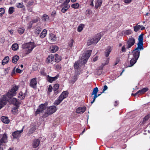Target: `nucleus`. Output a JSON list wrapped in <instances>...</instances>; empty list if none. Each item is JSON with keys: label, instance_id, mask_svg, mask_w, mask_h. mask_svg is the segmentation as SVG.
I'll use <instances>...</instances> for the list:
<instances>
[{"label": "nucleus", "instance_id": "nucleus-1", "mask_svg": "<svg viewBox=\"0 0 150 150\" xmlns=\"http://www.w3.org/2000/svg\"><path fill=\"white\" fill-rule=\"evenodd\" d=\"M91 52L92 50H87L85 53L83 54L82 56L80 57L79 60L76 62L74 63V68L76 69H78L80 64H85L90 56Z\"/></svg>", "mask_w": 150, "mask_h": 150}, {"label": "nucleus", "instance_id": "nucleus-2", "mask_svg": "<svg viewBox=\"0 0 150 150\" xmlns=\"http://www.w3.org/2000/svg\"><path fill=\"white\" fill-rule=\"evenodd\" d=\"M35 45L33 42H29L25 43L22 45L23 48L25 49V50L27 52L26 54H28L30 53L33 50V48L36 47Z\"/></svg>", "mask_w": 150, "mask_h": 150}, {"label": "nucleus", "instance_id": "nucleus-3", "mask_svg": "<svg viewBox=\"0 0 150 150\" xmlns=\"http://www.w3.org/2000/svg\"><path fill=\"white\" fill-rule=\"evenodd\" d=\"M132 52L133 53V58L130 61V65L128 66L127 67L133 66L136 63L139 57L140 51L135 50L134 49L133 51Z\"/></svg>", "mask_w": 150, "mask_h": 150}, {"label": "nucleus", "instance_id": "nucleus-4", "mask_svg": "<svg viewBox=\"0 0 150 150\" xmlns=\"http://www.w3.org/2000/svg\"><path fill=\"white\" fill-rule=\"evenodd\" d=\"M101 34L100 33L97 34L95 37L88 40L87 44L88 46L92 44H96L101 38Z\"/></svg>", "mask_w": 150, "mask_h": 150}, {"label": "nucleus", "instance_id": "nucleus-5", "mask_svg": "<svg viewBox=\"0 0 150 150\" xmlns=\"http://www.w3.org/2000/svg\"><path fill=\"white\" fill-rule=\"evenodd\" d=\"M0 150H3L4 144L7 142V136L6 134H0Z\"/></svg>", "mask_w": 150, "mask_h": 150}, {"label": "nucleus", "instance_id": "nucleus-6", "mask_svg": "<svg viewBox=\"0 0 150 150\" xmlns=\"http://www.w3.org/2000/svg\"><path fill=\"white\" fill-rule=\"evenodd\" d=\"M143 35L141 34L139 37V42L137 44V47L134 49L135 50L140 51L141 50H143Z\"/></svg>", "mask_w": 150, "mask_h": 150}, {"label": "nucleus", "instance_id": "nucleus-7", "mask_svg": "<svg viewBox=\"0 0 150 150\" xmlns=\"http://www.w3.org/2000/svg\"><path fill=\"white\" fill-rule=\"evenodd\" d=\"M18 86H15L13 87L7 93L6 96L7 98L8 97L9 98H11L13 96L16 95V91L18 89Z\"/></svg>", "mask_w": 150, "mask_h": 150}, {"label": "nucleus", "instance_id": "nucleus-8", "mask_svg": "<svg viewBox=\"0 0 150 150\" xmlns=\"http://www.w3.org/2000/svg\"><path fill=\"white\" fill-rule=\"evenodd\" d=\"M57 109L55 106H50L47 109L46 112L43 115V117H45L48 116L50 115L51 114L56 112Z\"/></svg>", "mask_w": 150, "mask_h": 150}, {"label": "nucleus", "instance_id": "nucleus-9", "mask_svg": "<svg viewBox=\"0 0 150 150\" xmlns=\"http://www.w3.org/2000/svg\"><path fill=\"white\" fill-rule=\"evenodd\" d=\"M47 105V103H45L44 104H42L40 105L36 111V114L43 113L44 111L46 109Z\"/></svg>", "mask_w": 150, "mask_h": 150}, {"label": "nucleus", "instance_id": "nucleus-10", "mask_svg": "<svg viewBox=\"0 0 150 150\" xmlns=\"http://www.w3.org/2000/svg\"><path fill=\"white\" fill-rule=\"evenodd\" d=\"M8 100L6 96H3L0 99V109L2 108L4 105H6Z\"/></svg>", "mask_w": 150, "mask_h": 150}, {"label": "nucleus", "instance_id": "nucleus-11", "mask_svg": "<svg viewBox=\"0 0 150 150\" xmlns=\"http://www.w3.org/2000/svg\"><path fill=\"white\" fill-rule=\"evenodd\" d=\"M135 42V40L134 38L131 37L129 38L127 42L126 48L129 49L132 46L134 45Z\"/></svg>", "mask_w": 150, "mask_h": 150}, {"label": "nucleus", "instance_id": "nucleus-12", "mask_svg": "<svg viewBox=\"0 0 150 150\" xmlns=\"http://www.w3.org/2000/svg\"><path fill=\"white\" fill-rule=\"evenodd\" d=\"M23 127L21 130H17L13 132L12 135L13 137V139H17L19 138L21 136V133L23 132Z\"/></svg>", "mask_w": 150, "mask_h": 150}, {"label": "nucleus", "instance_id": "nucleus-13", "mask_svg": "<svg viewBox=\"0 0 150 150\" xmlns=\"http://www.w3.org/2000/svg\"><path fill=\"white\" fill-rule=\"evenodd\" d=\"M98 91V88L97 87H96L93 89L91 97L93 95H94V96L93 98V101H91V104L93 103L94 102L96 99L97 98V94Z\"/></svg>", "mask_w": 150, "mask_h": 150}, {"label": "nucleus", "instance_id": "nucleus-14", "mask_svg": "<svg viewBox=\"0 0 150 150\" xmlns=\"http://www.w3.org/2000/svg\"><path fill=\"white\" fill-rule=\"evenodd\" d=\"M37 78H34L31 79L30 82V86L34 89H35L37 87Z\"/></svg>", "mask_w": 150, "mask_h": 150}, {"label": "nucleus", "instance_id": "nucleus-15", "mask_svg": "<svg viewBox=\"0 0 150 150\" xmlns=\"http://www.w3.org/2000/svg\"><path fill=\"white\" fill-rule=\"evenodd\" d=\"M148 88H144L143 89L139 90L135 94H132V95L136 96L138 94H143L145 92H146L148 90Z\"/></svg>", "mask_w": 150, "mask_h": 150}, {"label": "nucleus", "instance_id": "nucleus-16", "mask_svg": "<svg viewBox=\"0 0 150 150\" xmlns=\"http://www.w3.org/2000/svg\"><path fill=\"white\" fill-rule=\"evenodd\" d=\"M40 143V141L38 139L34 140L32 143V146L34 148L38 147Z\"/></svg>", "mask_w": 150, "mask_h": 150}, {"label": "nucleus", "instance_id": "nucleus-17", "mask_svg": "<svg viewBox=\"0 0 150 150\" xmlns=\"http://www.w3.org/2000/svg\"><path fill=\"white\" fill-rule=\"evenodd\" d=\"M58 76H57L54 77L50 76L48 75L47 77V80L50 83H52L53 81L56 80L58 78Z\"/></svg>", "mask_w": 150, "mask_h": 150}, {"label": "nucleus", "instance_id": "nucleus-18", "mask_svg": "<svg viewBox=\"0 0 150 150\" xmlns=\"http://www.w3.org/2000/svg\"><path fill=\"white\" fill-rule=\"evenodd\" d=\"M86 108L85 107H80L76 110V112L78 113H83L86 110Z\"/></svg>", "mask_w": 150, "mask_h": 150}, {"label": "nucleus", "instance_id": "nucleus-19", "mask_svg": "<svg viewBox=\"0 0 150 150\" xmlns=\"http://www.w3.org/2000/svg\"><path fill=\"white\" fill-rule=\"evenodd\" d=\"M58 50V47L56 45H52L50 47V51L52 52H55Z\"/></svg>", "mask_w": 150, "mask_h": 150}, {"label": "nucleus", "instance_id": "nucleus-20", "mask_svg": "<svg viewBox=\"0 0 150 150\" xmlns=\"http://www.w3.org/2000/svg\"><path fill=\"white\" fill-rule=\"evenodd\" d=\"M10 101H11V103L15 106H18V105H19V102L15 98H12L10 100Z\"/></svg>", "mask_w": 150, "mask_h": 150}, {"label": "nucleus", "instance_id": "nucleus-21", "mask_svg": "<svg viewBox=\"0 0 150 150\" xmlns=\"http://www.w3.org/2000/svg\"><path fill=\"white\" fill-rule=\"evenodd\" d=\"M1 119L2 122L5 124H8L10 122L9 120L7 117L2 116L1 117Z\"/></svg>", "mask_w": 150, "mask_h": 150}, {"label": "nucleus", "instance_id": "nucleus-22", "mask_svg": "<svg viewBox=\"0 0 150 150\" xmlns=\"http://www.w3.org/2000/svg\"><path fill=\"white\" fill-rule=\"evenodd\" d=\"M49 39L51 42H54L56 41L57 38L54 35L51 33L50 35Z\"/></svg>", "mask_w": 150, "mask_h": 150}, {"label": "nucleus", "instance_id": "nucleus-23", "mask_svg": "<svg viewBox=\"0 0 150 150\" xmlns=\"http://www.w3.org/2000/svg\"><path fill=\"white\" fill-rule=\"evenodd\" d=\"M54 59V56L52 54L49 55L47 59L46 62L47 63H50L52 62Z\"/></svg>", "mask_w": 150, "mask_h": 150}, {"label": "nucleus", "instance_id": "nucleus-24", "mask_svg": "<svg viewBox=\"0 0 150 150\" xmlns=\"http://www.w3.org/2000/svg\"><path fill=\"white\" fill-rule=\"evenodd\" d=\"M102 0H96L95 4V6L96 8H97L102 4Z\"/></svg>", "mask_w": 150, "mask_h": 150}, {"label": "nucleus", "instance_id": "nucleus-25", "mask_svg": "<svg viewBox=\"0 0 150 150\" xmlns=\"http://www.w3.org/2000/svg\"><path fill=\"white\" fill-rule=\"evenodd\" d=\"M111 48L109 47H108L106 50L105 52V55L106 57H108L109 54L111 52Z\"/></svg>", "mask_w": 150, "mask_h": 150}, {"label": "nucleus", "instance_id": "nucleus-26", "mask_svg": "<svg viewBox=\"0 0 150 150\" xmlns=\"http://www.w3.org/2000/svg\"><path fill=\"white\" fill-rule=\"evenodd\" d=\"M9 60V57L8 56L6 57L2 62V64L4 65L8 63Z\"/></svg>", "mask_w": 150, "mask_h": 150}, {"label": "nucleus", "instance_id": "nucleus-27", "mask_svg": "<svg viewBox=\"0 0 150 150\" xmlns=\"http://www.w3.org/2000/svg\"><path fill=\"white\" fill-rule=\"evenodd\" d=\"M47 30L46 29H44L41 33L40 37L41 38H44L46 35Z\"/></svg>", "mask_w": 150, "mask_h": 150}, {"label": "nucleus", "instance_id": "nucleus-28", "mask_svg": "<svg viewBox=\"0 0 150 150\" xmlns=\"http://www.w3.org/2000/svg\"><path fill=\"white\" fill-rule=\"evenodd\" d=\"M55 62H58L61 61L62 59L60 56H59L57 54H55L54 55Z\"/></svg>", "mask_w": 150, "mask_h": 150}, {"label": "nucleus", "instance_id": "nucleus-29", "mask_svg": "<svg viewBox=\"0 0 150 150\" xmlns=\"http://www.w3.org/2000/svg\"><path fill=\"white\" fill-rule=\"evenodd\" d=\"M38 22V19H33L32 21H30L28 24V27L29 28H30L32 27V24L34 23H35Z\"/></svg>", "mask_w": 150, "mask_h": 150}, {"label": "nucleus", "instance_id": "nucleus-30", "mask_svg": "<svg viewBox=\"0 0 150 150\" xmlns=\"http://www.w3.org/2000/svg\"><path fill=\"white\" fill-rule=\"evenodd\" d=\"M19 59V57L17 55H15L13 57L12 62L13 63H16Z\"/></svg>", "mask_w": 150, "mask_h": 150}, {"label": "nucleus", "instance_id": "nucleus-31", "mask_svg": "<svg viewBox=\"0 0 150 150\" xmlns=\"http://www.w3.org/2000/svg\"><path fill=\"white\" fill-rule=\"evenodd\" d=\"M124 33L125 35H129L132 34V32L131 29H129L128 30H125L124 31Z\"/></svg>", "mask_w": 150, "mask_h": 150}, {"label": "nucleus", "instance_id": "nucleus-32", "mask_svg": "<svg viewBox=\"0 0 150 150\" xmlns=\"http://www.w3.org/2000/svg\"><path fill=\"white\" fill-rule=\"evenodd\" d=\"M16 106L13 107L12 110V112L14 114H15L17 112L18 110V109L19 107V105H18V106Z\"/></svg>", "mask_w": 150, "mask_h": 150}, {"label": "nucleus", "instance_id": "nucleus-33", "mask_svg": "<svg viewBox=\"0 0 150 150\" xmlns=\"http://www.w3.org/2000/svg\"><path fill=\"white\" fill-rule=\"evenodd\" d=\"M18 46L17 43H14L12 46V48L13 50L16 51L18 49Z\"/></svg>", "mask_w": 150, "mask_h": 150}, {"label": "nucleus", "instance_id": "nucleus-34", "mask_svg": "<svg viewBox=\"0 0 150 150\" xmlns=\"http://www.w3.org/2000/svg\"><path fill=\"white\" fill-rule=\"evenodd\" d=\"M24 28L23 27H21L18 28V31L20 34H22L24 33Z\"/></svg>", "mask_w": 150, "mask_h": 150}, {"label": "nucleus", "instance_id": "nucleus-35", "mask_svg": "<svg viewBox=\"0 0 150 150\" xmlns=\"http://www.w3.org/2000/svg\"><path fill=\"white\" fill-rule=\"evenodd\" d=\"M69 7L70 6L69 5H67V6L64 5V7L62 9V11L63 13H64Z\"/></svg>", "mask_w": 150, "mask_h": 150}, {"label": "nucleus", "instance_id": "nucleus-36", "mask_svg": "<svg viewBox=\"0 0 150 150\" xmlns=\"http://www.w3.org/2000/svg\"><path fill=\"white\" fill-rule=\"evenodd\" d=\"M150 118L149 115H148L146 116L143 119L142 123L144 124L146 122V121L147 120Z\"/></svg>", "mask_w": 150, "mask_h": 150}, {"label": "nucleus", "instance_id": "nucleus-37", "mask_svg": "<svg viewBox=\"0 0 150 150\" xmlns=\"http://www.w3.org/2000/svg\"><path fill=\"white\" fill-rule=\"evenodd\" d=\"M36 130V128L35 126H33L30 128L29 130V132L30 134L33 133Z\"/></svg>", "mask_w": 150, "mask_h": 150}, {"label": "nucleus", "instance_id": "nucleus-38", "mask_svg": "<svg viewBox=\"0 0 150 150\" xmlns=\"http://www.w3.org/2000/svg\"><path fill=\"white\" fill-rule=\"evenodd\" d=\"M61 94L65 98L68 96V93L67 91H64Z\"/></svg>", "mask_w": 150, "mask_h": 150}, {"label": "nucleus", "instance_id": "nucleus-39", "mask_svg": "<svg viewBox=\"0 0 150 150\" xmlns=\"http://www.w3.org/2000/svg\"><path fill=\"white\" fill-rule=\"evenodd\" d=\"M84 25L81 24L78 28L77 30L78 32H81L83 29Z\"/></svg>", "mask_w": 150, "mask_h": 150}, {"label": "nucleus", "instance_id": "nucleus-40", "mask_svg": "<svg viewBox=\"0 0 150 150\" xmlns=\"http://www.w3.org/2000/svg\"><path fill=\"white\" fill-rule=\"evenodd\" d=\"M14 8L13 7H10L8 10V13L9 14H12L14 11Z\"/></svg>", "mask_w": 150, "mask_h": 150}, {"label": "nucleus", "instance_id": "nucleus-41", "mask_svg": "<svg viewBox=\"0 0 150 150\" xmlns=\"http://www.w3.org/2000/svg\"><path fill=\"white\" fill-rule=\"evenodd\" d=\"M140 29V25L137 24V25L134 27V30L137 32Z\"/></svg>", "mask_w": 150, "mask_h": 150}, {"label": "nucleus", "instance_id": "nucleus-42", "mask_svg": "<svg viewBox=\"0 0 150 150\" xmlns=\"http://www.w3.org/2000/svg\"><path fill=\"white\" fill-rule=\"evenodd\" d=\"M16 6L17 8H22L24 7V5L23 3H19L16 4Z\"/></svg>", "mask_w": 150, "mask_h": 150}, {"label": "nucleus", "instance_id": "nucleus-43", "mask_svg": "<svg viewBox=\"0 0 150 150\" xmlns=\"http://www.w3.org/2000/svg\"><path fill=\"white\" fill-rule=\"evenodd\" d=\"M79 4L78 3L72 4L71 6L72 7L74 8H75V9H76V8H78V7H79Z\"/></svg>", "mask_w": 150, "mask_h": 150}, {"label": "nucleus", "instance_id": "nucleus-44", "mask_svg": "<svg viewBox=\"0 0 150 150\" xmlns=\"http://www.w3.org/2000/svg\"><path fill=\"white\" fill-rule=\"evenodd\" d=\"M5 13V9L3 8H0V16H1Z\"/></svg>", "mask_w": 150, "mask_h": 150}, {"label": "nucleus", "instance_id": "nucleus-45", "mask_svg": "<svg viewBox=\"0 0 150 150\" xmlns=\"http://www.w3.org/2000/svg\"><path fill=\"white\" fill-rule=\"evenodd\" d=\"M74 42V41L72 39L71 40L69 41V46L70 47H72Z\"/></svg>", "mask_w": 150, "mask_h": 150}, {"label": "nucleus", "instance_id": "nucleus-46", "mask_svg": "<svg viewBox=\"0 0 150 150\" xmlns=\"http://www.w3.org/2000/svg\"><path fill=\"white\" fill-rule=\"evenodd\" d=\"M86 13L88 15H90L92 14V12L91 10L90 9L87 10L86 11Z\"/></svg>", "mask_w": 150, "mask_h": 150}, {"label": "nucleus", "instance_id": "nucleus-47", "mask_svg": "<svg viewBox=\"0 0 150 150\" xmlns=\"http://www.w3.org/2000/svg\"><path fill=\"white\" fill-rule=\"evenodd\" d=\"M53 88L51 85H49L47 93H50L52 90Z\"/></svg>", "mask_w": 150, "mask_h": 150}, {"label": "nucleus", "instance_id": "nucleus-48", "mask_svg": "<svg viewBox=\"0 0 150 150\" xmlns=\"http://www.w3.org/2000/svg\"><path fill=\"white\" fill-rule=\"evenodd\" d=\"M59 85L58 84H55L53 86V90H58Z\"/></svg>", "mask_w": 150, "mask_h": 150}, {"label": "nucleus", "instance_id": "nucleus-49", "mask_svg": "<svg viewBox=\"0 0 150 150\" xmlns=\"http://www.w3.org/2000/svg\"><path fill=\"white\" fill-rule=\"evenodd\" d=\"M61 102L57 99L55 100L54 102V104L55 105H57L59 104Z\"/></svg>", "mask_w": 150, "mask_h": 150}, {"label": "nucleus", "instance_id": "nucleus-50", "mask_svg": "<svg viewBox=\"0 0 150 150\" xmlns=\"http://www.w3.org/2000/svg\"><path fill=\"white\" fill-rule=\"evenodd\" d=\"M41 30V28L40 27H37L36 29L35 33L38 34H39L40 33Z\"/></svg>", "mask_w": 150, "mask_h": 150}, {"label": "nucleus", "instance_id": "nucleus-51", "mask_svg": "<svg viewBox=\"0 0 150 150\" xmlns=\"http://www.w3.org/2000/svg\"><path fill=\"white\" fill-rule=\"evenodd\" d=\"M55 67L57 70H59L61 69V66L60 64H57L55 65Z\"/></svg>", "mask_w": 150, "mask_h": 150}, {"label": "nucleus", "instance_id": "nucleus-52", "mask_svg": "<svg viewBox=\"0 0 150 150\" xmlns=\"http://www.w3.org/2000/svg\"><path fill=\"white\" fill-rule=\"evenodd\" d=\"M33 0H31L28 2L27 4V6H30L33 5Z\"/></svg>", "mask_w": 150, "mask_h": 150}, {"label": "nucleus", "instance_id": "nucleus-53", "mask_svg": "<svg viewBox=\"0 0 150 150\" xmlns=\"http://www.w3.org/2000/svg\"><path fill=\"white\" fill-rule=\"evenodd\" d=\"M58 99L59 100H60L61 102L64 99V98L61 95V94L59 96Z\"/></svg>", "mask_w": 150, "mask_h": 150}, {"label": "nucleus", "instance_id": "nucleus-54", "mask_svg": "<svg viewBox=\"0 0 150 150\" xmlns=\"http://www.w3.org/2000/svg\"><path fill=\"white\" fill-rule=\"evenodd\" d=\"M19 95L21 97L22 99H23L25 98V94H23L22 92H20V93H19Z\"/></svg>", "mask_w": 150, "mask_h": 150}, {"label": "nucleus", "instance_id": "nucleus-55", "mask_svg": "<svg viewBox=\"0 0 150 150\" xmlns=\"http://www.w3.org/2000/svg\"><path fill=\"white\" fill-rule=\"evenodd\" d=\"M49 16L46 14H44L42 16V19H48L49 18Z\"/></svg>", "mask_w": 150, "mask_h": 150}, {"label": "nucleus", "instance_id": "nucleus-56", "mask_svg": "<svg viewBox=\"0 0 150 150\" xmlns=\"http://www.w3.org/2000/svg\"><path fill=\"white\" fill-rule=\"evenodd\" d=\"M108 87L106 85H105L103 87L102 93H104L105 91L106 90L108 89Z\"/></svg>", "mask_w": 150, "mask_h": 150}, {"label": "nucleus", "instance_id": "nucleus-57", "mask_svg": "<svg viewBox=\"0 0 150 150\" xmlns=\"http://www.w3.org/2000/svg\"><path fill=\"white\" fill-rule=\"evenodd\" d=\"M22 70H21L17 68L16 70V71L18 73H21L22 72Z\"/></svg>", "mask_w": 150, "mask_h": 150}, {"label": "nucleus", "instance_id": "nucleus-58", "mask_svg": "<svg viewBox=\"0 0 150 150\" xmlns=\"http://www.w3.org/2000/svg\"><path fill=\"white\" fill-rule=\"evenodd\" d=\"M70 0H66L64 3V5L66 6L67 5H69L68 4L70 2Z\"/></svg>", "mask_w": 150, "mask_h": 150}, {"label": "nucleus", "instance_id": "nucleus-59", "mask_svg": "<svg viewBox=\"0 0 150 150\" xmlns=\"http://www.w3.org/2000/svg\"><path fill=\"white\" fill-rule=\"evenodd\" d=\"M53 90L54 91V95H56L59 92V90Z\"/></svg>", "mask_w": 150, "mask_h": 150}, {"label": "nucleus", "instance_id": "nucleus-60", "mask_svg": "<svg viewBox=\"0 0 150 150\" xmlns=\"http://www.w3.org/2000/svg\"><path fill=\"white\" fill-rule=\"evenodd\" d=\"M122 52H124L125 51L126 48L125 45H124L122 47Z\"/></svg>", "mask_w": 150, "mask_h": 150}, {"label": "nucleus", "instance_id": "nucleus-61", "mask_svg": "<svg viewBox=\"0 0 150 150\" xmlns=\"http://www.w3.org/2000/svg\"><path fill=\"white\" fill-rule=\"evenodd\" d=\"M41 74L43 76H45L46 74V73L43 70L41 71Z\"/></svg>", "mask_w": 150, "mask_h": 150}, {"label": "nucleus", "instance_id": "nucleus-62", "mask_svg": "<svg viewBox=\"0 0 150 150\" xmlns=\"http://www.w3.org/2000/svg\"><path fill=\"white\" fill-rule=\"evenodd\" d=\"M93 0H91L90 2V5L91 6H94L93 4Z\"/></svg>", "mask_w": 150, "mask_h": 150}, {"label": "nucleus", "instance_id": "nucleus-63", "mask_svg": "<svg viewBox=\"0 0 150 150\" xmlns=\"http://www.w3.org/2000/svg\"><path fill=\"white\" fill-rule=\"evenodd\" d=\"M131 1L132 0H124V1L126 3L128 4L130 3Z\"/></svg>", "mask_w": 150, "mask_h": 150}, {"label": "nucleus", "instance_id": "nucleus-64", "mask_svg": "<svg viewBox=\"0 0 150 150\" xmlns=\"http://www.w3.org/2000/svg\"><path fill=\"white\" fill-rule=\"evenodd\" d=\"M80 71L78 70L75 71V74L79 75L80 74Z\"/></svg>", "mask_w": 150, "mask_h": 150}]
</instances>
